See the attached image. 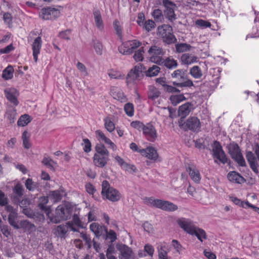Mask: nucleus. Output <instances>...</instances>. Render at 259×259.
Wrapping results in <instances>:
<instances>
[{
    "label": "nucleus",
    "mask_w": 259,
    "mask_h": 259,
    "mask_svg": "<svg viewBox=\"0 0 259 259\" xmlns=\"http://www.w3.org/2000/svg\"><path fill=\"white\" fill-rule=\"evenodd\" d=\"M144 66L141 64H139L131 69L128 72L126 77V83L128 85L131 83H134L137 80H139L140 74L143 72H145L147 76H156L160 71V68L156 65H153L150 67L147 71Z\"/></svg>",
    "instance_id": "nucleus-1"
},
{
    "label": "nucleus",
    "mask_w": 259,
    "mask_h": 259,
    "mask_svg": "<svg viewBox=\"0 0 259 259\" xmlns=\"http://www.w3.org/2000/svg\"><path fill=\"white\" fill-rule=\"evenodd\" d=\"M179 226L185 232L192 235H195L201 242L203 239H206V232L202 229L196 227L193 221L190 219L181 218L177 221Z\"/></svg>",
    "instance_id": "nucleus-2"
},
{
    "label": "nucleus",
    "mask_w": 259,
    "mask_h": 259,
    "mask_svg": "<svg viewBox=\"0 0 259 259\" xmlns=\"http://www.w3.org/2000/svg\"><path fill=\"white\" fill-rule=\"evenodd\" d=\"M95 151L96 152L93 156L94 165L98 167H104L107 165L109 161V151L103 144L96 145Z\"/></svg>",
    "instance_id": "nucleus-3"
},
{
    "label": "nucleus",
    "mask_w": 259,
    "mask_h": 259,
    "mask_svg": "<svg viewBox=\"0 0 259 259\" xmlns=\"http://www.w3.org/2000/svg\"><path fill=\"white\" fill-rule=\"evenodd\" d=\"M101 195L103 199H107L113 202L118 201L121 197L119 191L111 187L106 180L102 182Z\"/></svg>",
    "instance_id": "nucleus-4"
},
{
    "label": "nucleus",
    "mask_w": 259,
    "mask_h": 259,
    "mask_svg": "<svg viewBox=\"0 0 259 259\" xmlns=\"http://www.w3.org/2000/svg\"><path fill=\"white\" fill-rule=\"evenodd\" d=\"M144 201L147 205L160 208L165 211H173L178 209V206L172 202L161 199H154L152 197H146L144 199Z\"/></svg>",
    "instance_id": "nucleus-5"
},
{
    "label": "nucleus",
    "mask_w": 259,
    "mask_h": 259,
    "mask_svg": "<svg viewBox=\"0 0 259 259\" xmlns=\"http://www.w3.org/2000/svg\"><path fill=\"white\" fill-rule=\"evenodd\" d=\"M157 35L162 38L163 42L170 45L175 44L177 39L174 34L172 27L168 24H163L157 28Z\"/></svg>",
    "instance_id": "nucleus-6"
},
{
    "label": "nucleus",
    "mask_w": 259,
    "mask_h": 259,
    "mask_svg": "<svg viewBox=\"0 0 259 259\" xmlns=\"http://www.w3.org/2000/svg\"><path fill=\"white\" fill-rule=\"evenodd\" d=\"M228 153L231 157L240 166H246L245 160L237 143L232 142L227 145Z\"/></svg>",
    "instance_id": "nucleus-7"
},
{
    "label": "nucleus",
    "mask_w": 259,
    "mask_h": 259,
    "mask_svg": "<svg viewBox=\"0 0 259 259\" xmlns=\"http://www.w3.org/2000/svg\"><path fill=\"white\" fill-rule=\"evenodd\" d=\"M179 124L181 128L185 131L190 130L193 132H198L201 127L200 120L195 116L188 118L186 121L180 119Z\"/></svg>",
    "instance_id": "nucleus-8"
},
{
    "label": "nucleus",
    "mask_w": 259,
    "mask_h": 259,
    "mask_svg": "<svg viewBox=\"0 0 259 259\" xmlns=\"http://www.w3.org/2000/svg\"><path fill=\"white\" fill-rule=\"evenodd\" d=\"M71 211L70 208L65 206L60 205L56 209V216L50 217V221L55 223H59L62 220H68L71 215Z\"/></svg>",
    "instance_id": "nucleus-9"
},
{
    "label": "nucleus",
    "mask_w": 259,
    "mask_h": 259,
    "mask_svg": "<svg viewBox=\"0 0 259 259\" xmlns=\"http://www.w3.org/2000/svg\"><path fill=\"white\" fill-rule=\"evenodd\" d=\"M212 156L213 158L219 161L220 163L224 164L228 162V158L223 149L220 143L217 141L213 142L212 145Z\"/></svg>",
    "instance_id": "nucleus-10"
},
{
    "label": "nucleus",
    "mask_w": 259,
    "mask_h": 259,
    "mask_svg": "<svg viewBox=\"0 0 259 259\" xmlns=\"http://www.w3.org/2000/svg\"><path fill=\"white\" fill-rule=\"evenodd\" d=\"M142 45V42L138 40L134 39L124 42L119 48L120 53L123 55H130L134 53L136 49Z\"/></svg>",
    "instance_id": "nucleus-11"
},
{
    "label": "nucleus",
    "mask_w": 259,
    "mask_h": 259,
    "mask_svg": "<svg viewBox=\"0 0 259 259\" xmlns=\"http://www.w3.org/2000/svg\"><path fill=\"white\" fill-rule=\"evenodd\" d=\"M186 171L188 174L191 179L195 183L199 184L201 176L199 170L196 165L192 162L185 163Z\"/></svg>",
    "instance_id": "nucleus-12"
},
{
    "label": "nucleus",
    "mask_w": 259,
    "mask_h": 259,
    "mask_svg": "<svg viewBox=\"0 0 259 259\" xmlns=\"http://www.w3.org/2000/svg\"><path fill=\"white\" fill-rule=\"evenodd\" d=\"M150 61L158 65H161L162 63V56L163 51L161 48L158 46H152L148 51Z\"/></svg>",
    "instance_id": "nucleus-13"
},
{
    "label": "nucleus",
    "mask_w": 259,
    "mask_h": 259,
    "mask_svg": "<svg viewBox=\"0 0 259 259\" xmlns=\"http://www.w3.org/2000/svg\"><path fill=\"white\" fill-rule=\"evenodd\" d=\"M145 138L150 142H154L157 138V131L154 126L151 123L145 125L142 131Z\"/></svg>",
    "instance_id": "nucleus-14"
},
{
    "label": "nucleus",
    "mask_w": 259,
    "mask_h": 259,
    "mask_svg": "<svg viewBox=\"0 0 259 259\" xmlns=\"http://www.w3.org/2000/svg\"><path fill=\"white\" fill-rule=\"evenodd\" d=\"M162 5L165 9L164 12L167 18L170 20H175L176 15L174 9L176 4L170 0H163Z\"/></svg>",
    "instance_id": "nucleus-15"
},
{
    "label": "nucleus",
    "mask_w": 259,
    "mask_h": 259,
    "mask_svg": "<svg viewBox=\"0 0 259 259\" xmlns=\"http://www.w3.org/2000/svg\"><path fill=\"white\" fill-rule=\"evenodd\" d=\"M139 152L142 156L151 160L156 161L158 157L157 150L152 147H147L145 149H140Z\"/></svg>",
    "instance_id": "nucleus-16"
},
{
    "label": "nucleus",
    "mask_w": 259,
    "mask_h": 259,
    "mask_svg": "<svg viewBox=\"0 0 259 259\" xmlns=\"http://www.w3.org/2000/svg\"><path fill=\"white\" fill-rule=\"evenodd\" d=\"M91 231L95 234L96 237L99 238L104 235L107 231V227L103 225H100L97 223H93L90 226Z\"/></svg>",
    "instance_id": "nucleus-17"
},
{
    "label": "nucleus",
    "mask_w": 259,
    "mask_h": 259,
    "mask_svg": "<svg viewBox=\"0 0 259 259\" xmlns=\"http://www.w3.org/2000/svg\"><path fill=\"white\" fill-rule=\"evenodd\" d=\"M42 39L40 36L35 38L32 44V55L34 62L36 63L38 60V56L40 54L42 47Z\"/></svg>",
    "instance_id": "nucleus-18"
},
{
    "label": "nucleus",
    "mask_w": 259,
    "mask_h": 259,
    "mask_svg": "<svg viewBox=\"0 0 259 259\" xmlns=\"http://www.w3.org/2000/svg\"><path fill=\"white\" fill-rule=\"evenodd\" d=\"M24 189L20 183H17L13 189V194L11 200L13 202H19V199H22L24 194Z\"/></svg>",
    "instance_id": "nucleus-19"
},
{
    "label": "nucleus",
    "mask_w": 259,
    "mask_h": 259,
    "mask_svg": "<svg viewBox=\"0 0 259 259\" xmlns=\"http://www.w3.org/2000/svg\"><path fill=\"white\" fill-rule=\"evenodd\" d=\"M60 14V12L55 8H43L41 11V16L45 20H49L57 17Z\"/></svg>",
    "instance_id": "nucleus-20"
},
{
    "label": "nucleus",
    "mask_w": 259,
    "mask_h": 259,
    "mask_svg": "<svg viewBox=\"0 0 259 259\" xmlns=\"http://www.w3.org/2000/svg\"><path fill=\"white\" fill-rule=\"evenodd\" d=\"M110 94L114 99L121 103H125L128 100L123 91L117 87H112L110 89Z\"/></svg>",
    "instance_id": "nucleus-21"
},
{
    "label": "nucleus",
    "mask_w": 259,
    "mask_h": 259,
    "mask_svg": "<svg viewBox=\"0 0 259 259\" xmlns=\"http://www.w3.org/2000/svg\"><path fill=\"white\" fill-rule=\"evenodd\" d=\"M246 158L249 164L251 169L256 174L258 172V164L256 159L252 151H247L246 153Z\"/></svg>",
    "instance_id": "nucleus-22"
},
{
    "label": "nucleus",
    "mask_w": 259,
    "mask_h": 259,
    "mask_svg": "<svg viewBox=\"0 0 259 259\" xmlns=\"http://www.w3.org/2000/svg\"><path fill=\"white\" fill-rule=\"evenodd\" d=\"M227 178L229 181L237 184H243L245 182V179L238 172L235 171H230L227 175Z\"/></svg>",
    "instance_id": "nucleus-23"
},
{
    "label": "nucleus",
    "mask_w": 259,
    "mask_h": 259,
    "mask_svg": "<svg viewBox=\"0 0 259 259\" xmlns=\"http://www.w3.org/2000/svg\"><path fill=\"white\" fill-rule=\"evenodd\" d=\"M49 202L48 196H42L39 198L38 207L39 208L45 212V213L50 217L49 215L51 212V209L50 206H47V204Z\"/></svg>",
    "instance_id": "nucleus-24"
},
{
    "label": "nucleus",
    "mask_w": 259,
    "mask_h": 259,
    "mask_svg": "<svg viewBox=\"0 0 259 259\" xmlns=\"http://www.w3.org/2000/svg\"><path fill=\"white\" fill-rule=\"evenodd\" d=\"M7 210L10 212L8 215V221L9 224L16 229L19 228V226L16 222L17 218V213L14 210L13 207L8 206H7Z\"/></svg>",
    "instance_id": "nucleus-25"
},
{
    "label": "nucleus",
    "mask_w": 259,
    "mask_h": 259,
    "mask_svg": "<svg viewBox=\"0 0 259 259\" xmlns=\"http://www.w3.org/2000/svg\"><path fill=\"white\" fill-rule=\"evenodd\" d=\"M6 97L12 104L16 106L19 104V101L15 95L16 90L15 89L6 90L5 91Z\"/></svg>",
    "instance_id": "nucleus-26"
},
{
    "label": "nucleus",
    "mask_w": 259,
    "mask_h": 259,
    "mask_svg": "<svg viewBox=\"0 0 259 259\" xmlns=\"http://www.w3.org/2000/svg\"><path fill=\"white\" fill-rule=\"evenodd\" d=\"M69 229L73 231H77V229L74 226L78 228L82 227L81 222L77 214H74L72 221H69L66 223Z\"/></svg>",
    "instance_id": "nucleus-27"
},
{
    "label": "nucleus",
    "mask_w": 259,
    "mask_h": 259,
    "mask_svg": "<svg viewBox=\"0 0 259 259\" xmlns=\"http://www.w3.org/2000/svg\"><path fill=\"white\" fill-rule=\"evenodd\" d=\"M161 93L158 89L153 85L149 87L147 93L148 98L152 101L157 99L160 95Z\"/></svg>",
    "instance_id": "nucleus-28"
},
{
    "label": "nucleus",
    "mask_w": 259,
    "mask_h": 259,
    "mask_svg": "<svg viewBox=\"0 0 259 259\" xmlns=\"http://www.w3.org/2000/svg\"><path fill=\"white\" fill-rule=\"evenodd\" d=\"M68 229L69 228L66 224L65 225H60L57 226L54 229V234L58 237L64 238L68 231Z\"/></svg>",
    "instance_id": "nucleus-29"
},
{
    "label": "nucleus",
    "mask_w": 259,
    "mask_h": 259,
    "mask_svg": "<svg viewBox=\"0 0 259 259\" xmlns=\"http://www.w3.org/2000/svg\"><path fill=\"white\" fill-rule=\"evenodd\" d=\"M93 14L96 27L99 30H103L104 26L100 11L98 10L94 11Z\"/></svg>",
    "instance_id": "nucleus-30"
},
{
    "label": "nucleus",
    "mask_w": 259,
    "mask_h": 259,
    "mask_svg": "<svg viewBox=\"0 0 259 259\" xmlns=\"http://www.w3.org/2000/svg\"><path fill=\"white\" fill-rule=\"evenodd\" d=\"M181 61L183 64L189 65L194 62H197L198 61V58L192 56L189 54H184L181 57Z\"/></svg>",
    "instance_id": "nucleus-31"
},
{
    "label": "nucleus",
    "mask_w": 259,
    "mask_h": 259,
    "mask_svg": "<svg viewBox=\"0 0 259 259\" xmlns=\"http://www.w3.org/2000/svg\"><path fill=\"white\" fill-rule=\"evenodd\" d=\"M190 112V104L189 103H185L181 105L179 109L178 113L179 115L181 116L180 119L184 120V118Z\"/></svg>",
    "instance_id": "nucleus-32"
},
{
    "label": "nucleus",
    "mask_w": 259,
    "mask_h": 259,
    "mask_svg": "<svg viewBox=\"0 0 259 259\" xmlns=\"http://www.w3.org/2000/svg\"><path fill=\"white\" fill-rule=\"evenodd\" d=\"M161 65H163L168 69H174L178 66L177 60L171 57H167L165 59H162Z\"/></svg>",
    "instance_id": "nucleus-33"
},
{
    "label": "nucleus",
    "mask_w": 259,
    "mask_h": 259,
    "mask_svg": "<svg viewBox=\"0 0 259 259\" xmlns=\"http://www.w3.org/2000/svg\"><path fill=\"white\" fill-rule=\"evenodd\" d=\"M172 78H176L179 82L184 81L187 78V75L186 71L183 69H177L171 74Z\"/></svg>",
    "instance_id": "nucleus-34"
},
{
    "label": "nucleus",
    "mask_w": 259,
    "mask_h": 259,
    "mask_svg": "<svg viewBox=\"0 0 259 259\" xmlns=\"http://www.w3.org/2000/svg\"><path fill=\"white\" fill-rule=\"evenodd\" d=\"M32 120V118L30 115L27 114L21 115L17 121V125L19 126H25L30 123Z\"/></svg>",
    "instance_id": "nucleus-35"
},
{
    "label": "nucleus",
    "mask_w": 259,
    "mask_h": 259,
    "mask_svg": "<svg viewBox=\"0 0 259 259\" xmlns=\"http://www.w3.org/2000/svg\"><path fill=\"white\" fill-rule=\"evenodd\" d=\"M30 134L27 131H24L22 135V140L23 141V146L26 149H29L31 146V144L30 142Z\"/></svg>",
    "instance_id": "nucleus-36"
},
{
    "label": "nucleus",
    "mask_w": 259,
    "mask_h": 259,
    "mask_svg": "<svg viewBox=\"0 0 259 259\" xmlns=\"http://www.w3.org/2000/svg\"><path fill=\"white\" fill-rule=\"evenodd\" d=\"M14 69L11 65H9L6 67L2 73V77L5 80H9L13 77Z\"/></svg>",
    "instance_id": "nucleus-37"
},
{
    "label": "nucleus",
    "mask_w": 259,
    "mask_h": 259,
    "mask_svg": "<svg viewBox=\"0 0 259 259\" xmlns=\"http://www.w3.org/2000/svg\"><path fill=\"white\" fill-rule=\"evenodd\" d=\"M104 126L109 132H113L115 128V124L110 117H107L104 119Z\"/></svg>",
    "instance_id": "nucleus-38"
},
{
    "label": "nucleus",
    "mask_w": 259,
    "mask_h": 259,
    "mask_svg": "<svg viewBox=\"0 0 259 259\" xmlns=\"http://www.w3.org/2000/svg\"><path fill=\"white\" fill-rule=\"evenodd\" d=\"M190 74L195 78H200L202 76L201 68L198 66H194L190 70Z\"/></svg>",
    "instance_id": "nucleus-39"
},
{
    "label": "nucleus",
    "mask_w": 259,
    "mask_h": 259,
    "mask_svg": "<svg viewBox=\"0 0 259 259\" xmlns=\"http://www.w3.org/2000/svg\"><path fill=\"white\" fill-rule=\"evenodd\" d=\"M103 238L105 240H109L111 243H112L117 239L116 233L113 230H110L108 231V229H107V231L104 234Z\"/></svg>",
    "instance_id": "nucleus-40"
},
{
    "label": "nucleus",
    "mask_w": 259,
    "mask_h": 259,
    "mask_svg": "<svg viewBox=\"0 0 259 259\" xmlns=\"http://www.w3.org/2000/svg\"><path fill=\"white\" fill-rule=\"evenodd\" d=\"M185 99V97L182 94L171 95L169 98L171 103L175 106L182 102Z\"/></svg>",
    "instance_id": "nucleus-41"
},
{
    "label": "nucleus",
    "mask_w": 259,
    "mask_h": 259,
    "mask_svg": "<svg viewBox=\"0 0 259 259\" xmlns=\"http://www.w3.org/2000/svg\"><path fill=\"white\" fill-rule=\"evenodd\" d=\"M124 111L128 116H133L135 113L134 104L132 103H126L124 106Z\"/></svg>",
    "instance_id": "nucleus-42"
},
{
    "label": "nucleus",
    "mask_w": 259,
    "mask_h": 259,
    "mask_svg": "<svg viewBox=\"0 0 259 259\" xmlns=\"http://www.w3.org/2000/svg\"><path fill=\"white\" fill-rule=\"evenodd\" d=\"M144 30H145L147 32H149L152 30L155 27V23L152 20H146L143 25L141 26Z\"/></svg>",
    "instance_id": "nucleus-43"
},
{
    "label": "nucleus",
    "mask_w": 259,
    "mask_h": 259,
    "mask_svg": "<svg viewBox=\"0 0 259 259\" xmlns=\"http://www.w3.org/2000/svg\"><path fill=\"white\" fill-rule=\"evenodd\" d=\"M17 115V111L15 108L9 109L6 113V116L11 123L14 122Z\"/></svg>",
    "instance_id": "nucleus-44"
},
{
    "label": "nucleus",
    "mask_w": 259,
    "mask_h": 259,
    "mask_svg": "<svg viewBox=\"0 0 259 259\" xmlns=\"http://www.w3.org/2000/svg\"><path fill=\"white\" fill-rule=\"evenodd\" d=\"M192 48L191 46L186 43H180L176 45L177 52L183 53L189 51Z\"/></svg>",
    "instance_id": "nucleus-45"
},
{
    "label": "nucleus",
    "mask_w": 259,
    "mask_h": 259,
    "mask_svg": "<svg viewBox=\"0 0 259 259\" xmlns=\"http://www.w3.org/2000/svg\"><path fill=\"white\" fill-rule=\"evenodd\" d=\"M50 197L51 200L55 203L60 201L62 199V195L60 191L55 190L51 192Z\"/></svg>",
    "instance_id": "nucleus-46"
},
{
    "label": "nucleus",
    "mask_w": 259,
    "mask_h": 259,
    "mask_svg": "<svg viewBox=\"0 0 259 259\" xmlns=\"http://www.w3.org/2000/svg\"><path fill=\"white\" fill-rule=\"evenodd\" d=\"M132 251L127 246H124L121 250L120 259H131Z\"/></svg>",
    "instance_id": "nucleus-47"
},
{
    "label": "nucleus",
    "mask_w": 259,
    "mask_h": 259,
    "mask_svg": "<svg viewBox=\"0 0 259 259\" xmlns=\"http://www.w3.org/2000/svg\"><path fill=\"white\" fill-rule=\"evenodd\" d=\"M25 186L29 191H34L37 188V184L34 182L31 179H27L25 183Z\"/></svg>",
    "instance_id": "nucleus-48"
},
{
    "label": "nucleus",
    "mask_w": 259,
    "mask_h": 259,
    "mask_svg": "<svg viewBox=\"0 0 259 259\" xmlns=\"http://www.w3.org/2000/svg\"><path fill=\"white\" fill-rule=\"evenodd\" d=\"M173 84L178 87H191L193 86V82L190 79H185L181 82H173Z\"/></svg>",
    "instance_id": "nucleus-49"
},
{
    "label": "nucleus",
    "mask_w": 259,
    "mask_h": 259,
    "mask_svg": "<svg viewBox=\"0 0 259 259\" xmlns=\"http://www.w3.org/2000/svg\"><path fill=\"white\" fill-rule=\"evenodd\" d=\"M113 28L116 32V34L121 38L122 35V27L120 25L119 21L117 19L114 20L113 23Z\"/></svg>",
    "instance_id": "nucleus-50"
},
{
    "label": "nucleus",
    "mask_w": 259,
    "mask_h": 259,
    "mask_svg": "<svg viewBox=\"0 0 259 259\" xmlns=\"http://www.w3.org/2000/svg\"><path fill=\"white\" fill-rule=\"evenodd\" d=\"M93 47L98 55L102 54L103 45L101 42L98 40H93Z\"/></svg>",
    "instance_id": "nucleus-51"
},
{
    "label": "nucleus",
    "mask_w": 259,
    "mask_h": 259,
    "mask_svg": "<svg viewBox=\"0 0 259 259\" xmlns=\"http://www.w3.org/2000/svg\"><path fill=\"white\" fill-rule=\"evenodd\" d=\"M83 143L81 144L83 146V150L85 153H89L92 150V144L91 141L87 138L83 139Z\"/></svg>",
    "instance_id": "nucleus-52"
},
{
    "label": "nucleus",
    "mask_w": 259,
    "mask_h": 259,
    "mask_svg": "<svg viewBox=\"0 0 259 259\" xmlns=\"http://www.w3.org/2000/svg\"><path fill=\"white\" fill-rule=\"evenodd\" d=\"M144 52V51L143 47L141 48L135 52L133 58L136 62L142 61L143 60Z\"/></svg>",
    "instance_id": "nucleus-53"
},
{
    "label": "nucleus",
    "mask_w": 259,
    "mask_h": 259,
    "mask_svg": "<svg viewBox=\"0 0 259 259\" xmlns=\"http://www.w3.org/2000/svg\"><path fill=\"white\" fill-rule=\"evenodd\" d=\"M231 200L232 201L234 202L235 204L241 206L243 208H246L248 207V205L249 204L248 201L244 202L243 201H241L240 199H238V198L236 197H231Z\"/></svg>",
    "instance_id": "nucleus-54"
},
{
    "label": "nucleus",
    "mask_w": 259,
    "mask_h": 259,
    "mask_svg": "<svg viewBox=\"0 0 259 259\" xmlns=\"http://www.w3.org/2000/svg\"><path fill=\"white\" fill-rule=\"evenodd\" d=\"M14 204L19 205L21 207L28 208V206L30 205V200L27 198H24L23 199H19V202H13Z\"/></svg>",
    "instance_id": "nucleus-55"
},
{
    "label": "nucleus",
    "mask_w": 259,
    "mask_h": 259,
    "mask_svg": "<svg viewBox=\"0 0 259 259\" xmlns=\"http://www.w3.org/2000/svg\"><path fill=\"white\" fill-rule=\"evenodd\" d=\"M152 16L156 21H161L163 19L162 11L159 9H155L152 12Z\"/></svg>",
    "instance_id": "nucleus-56"
},
{
    "label": "nucleus",
    "mask_w": 259,
    "mask_h": 259,
    "mask_svg": "<svg viewBox=\"0 0 259 259\" xmlns=\"http://www.w3.org/2000/svg\"><path fill=\"white\" fill-rule=\"evenodd\" d=\"M145 125L143 122L138 120L133 121L131 122V126L139 131H143Z\"/></svg>",
    "instance_id": "nucleus-57"
},
{
    "label": "nucleus",
    "mask_w": 259,
    "mask_h": 259,
    "mask_svg": "<svg viewBox=\"0 0 259 259\" xmlns=\"http://www.w3.org/2000/svg\"><path fill=\"white\" fill-rule=\"evenodd\" d=\"M108 75L110 78L115 79H123L124 77V74L113 70H111L108 73Z\"/></svg>",
    "instance_id": "nucleus-58"
},
{
    "label": "nucleus",
    "mask_w": 259,
    "mask_h": 259,
    "mask_svg": "<svg viewBox=\"0 0 259 259\" xmlns=\"http://www.w3.org/2000/svg\"><path fill=\"white\" fill-rule=\"evenodd\" d=\"M196 25L203 28L210 27L211 25V23L207 21L202 19L197 20L195 22Z\"/></svg>",
    "instance_id": "nucleus-59"
},
{
    "label": "nucleus",
    "mask_w": 259,
    "mask_h": 259,
    "mask_svg": "<svg viewBox=\"0 0 259 259\" xmlns=\"http://www.w3.org/2000/svg\"><path fill=\"white\" fill-rule=\"evenodd\" d=\"M144 250L149 256L151 257L153 256L154 252V248L152 245L149 244H146L144 246Z\"/></svg>",
    "instance_id": "nucleus-60"
},
{
    "label": "nucleus",
    "mask_w": 259,
    "mask_h": 259,
    "mask_svg": "<svg viewBox=\"0 0 259 259\" xmlns=\"http://www.w3.org/2000/svg\"><path fill=\"white\" fill-rule=\"evenodd\" d=\"M15 49V47L13 46L12 44H11L7 46L6 47L4 48H2L0 49V54H9L12 51H14Z\"/></svg>",
    "instance_id": "nucleus-61"
},
{
    "label": "nucleus",
    "mask_w": 259,
    "mask_h": 259,
    "mask_svg": "<svg viewBox=\"0 0 259 259\" xmlns=\"http://www.w3.org/2000/svg\"><path fill=\"white\" fill-rule=\"evenodd\" d=\"M76 67L78 70L84 76L88 74L86 67L82 63L78 62L76 64Z\"/></svg>",
    "instance_id": "nucleus-62"
},
{
    "label": "nucleus",
    "mask_w": 259,
    "mask_h": 259,
    "mask_svg": "<svg viewBox=\"0 0 259 259\" xmlns=\"http://www.w3.org/2000/svg\"><path fill=\"white\" fill-rule=\"evenodd\" d=\"M20 226L25 229H31L35 227V226L27 220L21 221Z\"/></svg>",
    "instance_id": "nucleus-63"
},
{
    "label": "nucleus",
    "mask_w": 259,
    "mask_h": 259,
    "mask_svg": "<svg viewBox=\"0 0 259 259\" xmlns=\"http://www.w3.org/2000/svg\"><path fill=\"white\" fill-rule=\"evenodd\" d=\"M3 20L4 22L9 25L12 23V16L9 13H4L3 15Z\"/></svg>",
    "instance_id": "nucleus-64"
}]
</instances>
